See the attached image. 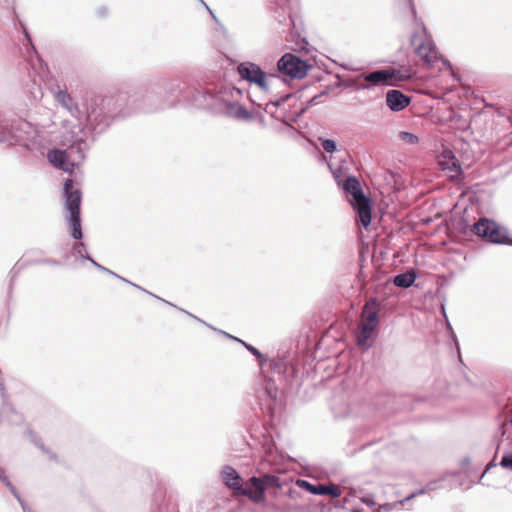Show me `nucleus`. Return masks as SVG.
Returning <instances> with one entry per match:
<instances>
[{
    "label": "nucleus",
    "mask_w": 512,
    "mask_h": 512,
    "mask_svg": "<svg viewBox=\"0 0 512 512\" xmlns=\"http://www.w3.org/2000/svg\"><path fill=\"white\" fill-rule=\"evenodd\" d=\"M112 99L93 98L84 109V130L94 134L102 133L110 124L112 115L108 107Z\"/></svg>",
    "instance_id": "1"
},
{
    "label": "nucleus",
    "mask_w": 512,
    "mask_h": 512,
    "mask_svg": "<svg viewBox=\"0 0 512 512\" xmlns=\"http://www.w3.org/2000/svg\"><path fill=\"white\" fill-rule=\"evenodd\" d=\"M241 90L236 87H224L215 96L219 109L229 118L241 122L253 120V114L239 103Z\"/></svg>",
    "instance_id": "2"
},
{
    "label": "nucleus",
    "mask_w": 512,
    "mask_h": 512,
    "mask_svg": "<svg viewBox=\"0 0 512 512\" xmlns=\"http://www.w3.org/2000/svg\"><path fill=\"white\" fill-rule=\"evenodd\" d=\"M342 189L352 197L350 203L357 212L361 224L367 228L372 217L371 202L363 193L359 180L354 176H349L342 184Z\"/></svg>",
    "instance_id": "3"
},
{
    "label": "nucleus",
    "mask_w": 512,
    "mask_h": 512,
    "mask_svg": "<svg viewBox=\"0 0 512 512\" xmlns=\"http://www.w3.org/2000/svg\"><path fill=\"white\" fill-rule=\"evenodd\" d=\"M64 195L66 198L65 207L69 213V224L71 235L75 240H80L83 236L80 220L81 192L73 188V181L68 179L64 183Z\"/></svg>",
    "instance_id": "4"
},
{
    "label": "nucleus",
    "mask_w": 512,
    "mask_h": 512,
    "mask_svg": "<svg viewBox=\"0 0 512 512\" xmlns=\"http://www.w3.org/2000/svg\"><path fill=\"white\" fill-rule=\"evenodd\" d=\"M37 135V128L24 119H17L10 126L0 125V143L12 144L32 140Z\"/></svg>",
    "instance_id": "5"
},
{
    "label": "nucleus",
    "mask_w": 512,
    "mask_h": 512,
    "mask_svg": "<svg viewBox=\"0 0 512 512\" xmlns=\"http://www.w3.org/2000/svg\"><path fill=\"white\" fill-rule=\"evenodd\" d=\"M237 70L242 79L257 85L263 91H268L270 85L279 80L276 74H266L259 65L252 62L240 63Z\"/></svg>",
    "instance_id": "6"
},
{
    "label": "nucleus",
    "mask_w": 512,
    "mask_h": 512,
    "mask_svg": "<svg viewBox=\"0 0 512 512\" xmlns=\"http://www.w3.org/2000/svg\"><path fill=\"white\" fill-rule=\"evenodd\" d=\"M365 82H369L372 87L378 85H394L395 82L406 81L411 78L409 70H398L395 68H386L364 73L360 76Z\"/></svg>",
    "instance_id": "7"
},
{
    "label": "nucleus",
    "mask_w": 512,
    "mask_h": 512,
    "mask_svg": "<svg viewBox=\"0 0 512 512\" xmlns=\"http://www.w3.org/2000/svg\"><path fill=\"white\" fill-rule=\"evenodd\" d=\"M472 231L479 237L495 244H507L509 240L506 229L487 218H480L473 225Z\"/></svg>",
    "instance_id": "8"
},
{
    "label": "nucleus",
    "mask_w": 512,
    "mask_h": 512,
    "mask_svg": "<svg viewBox=\"0 0 512 512\" xmlns=\"http://www.w3.org/2000/svg\"><path fill=\"white\" fill-rule=\"evenodd\" d=\"M411 46L414 49V52L427 64L431 65L435 63L439 54L438 51L431 40V38L426 34L425 28L423 27L422 33H413L411 36Z\"/></svg>",
    "instance_id": "9"
},
{
    "label": "nucleus",
    "mask_w": 512,
    "mask_h": 512,
    "mask_svg": "<svg viewBox=\"0 0 512 512\" xmlns=\"http://www.w3.org/2000/svg\"><path fill=\"white\" fill-rule=\"evenodd\" d=\"M278 71L293 79H302L306 76L309 65L298 56L286 53L277 62Z\"/></svg>",
    "instance_id": "10"
},
{
    "label": "nucleus",
    "mask_w": 512,
    "mask_h": 512,
    "mask_svg": "<svg viewBox=\"0 0 512 512\" xmlns=\"http://www.w3.org/2000/svg\"><path fill=\"white\" fill-rule=\"evenodd\" d=\"M72 143L66 149L67 154L71 156L70 160L73 168L79 166L86 157V152L88 151L90 145L86 138V132L79 133V131H72L71 137Z\"/></svg>",
    "instance_id": "11"
},
{
    "label": "nucleus",
    "mask_w": 512,
    "mask_h": 512,
    "mask_svg": "<svg viewBox=\"0 0 512 512\" xmlns=\"http://www.w3.org/2000/svg\"><path fill=\"white\" fill-rule=\"evenodd\" d=\"M223 483L233 491L234 495H241L244 492L243 480L240 474L229 465H225L221 470Z\"/></svg>",
    "instance_id": "12"
},
{
    "label": "nucleus",
    "mask_w": 512,
    "mask_h": 512,
    "mask_svg": "<svg viewBox=\"0 0 512 512\" xmlns=\"http://www.w3.org/2000/svg\"><path fill=\"white\" fill-rule=\"evenodd\" d=\"M297 485L313 495H330L334 498L341 496V490L335 485H314L306 480H298Z\"/></svg>",
    "instance_id": "13"
},
{
    "label": "nucleus",
    "mask_w": 512,
    "mask_h": 512,
    "mask_svg": "<svg viewBox=\"0 0 512 512\" xmlns=\"http://www.w3.org/2000/svg\"><path fill=\"white\" fill-rule=\"evenodd\" d=\"M47 158L49 162L56 168L63 170L64 172L72 173L74 170L70 160L71 156L67 154L66 149H53L48 152Z\"/></svg>",
    "instance_id": "14"
},
{
    "label": "nucleus",
    "mask_w": 512,
    "mask_h": 512,
    "mask_svg": "<svg viewBox=\"0 0 512 512\" xmlns=\"http://www.w3.org/2000/svg\"><path fill=\"white\" fill-rule=\"evenodd\" d=\"M411 102L409 96L400 90L392 89L386 93V104L393 112L404 110Z\"/></svg>",
    "instance_id": "15"
},
{
    "label": "nucleus",
    "mask_w": 512,
    "mask_h": 512,
    "mask_svg": "<svg viewBox=\"0 0 512 512\" xmlns=\"http://www.w3.org/2000/svg\"><path fill=\"white\" fill-rule=\"evenodd\" d=\"M248 484L251 485L252 489L244 488V492L241 496H247L249 499L255 503H259L265 498V487L263 485V480L259 477H251L248 481Z\"/></svg>",
    "instance_id": "16"
},
{
    "label": "nucleus",
    "mask_w": 512,
    "mask_h": 512,
    "mask_svg": "<svg viewBox=\"0 0 512 512\" xmlns=\"http://www.w3.org/2000/svg\"><path fill=\"white\" fill-rule=\"evenodd\" d=\"M439 165L442 170L453 173L452 177H457L462 174V168L458 159L454 156L452 151L444 150L439 158Z\"/></svg>",
    "instance_id": "17"
},
{
    "label": "nucleus",
    "mask_w": 512,
    "mask_h": 512,
    "mask_svg": "<svg viewBox=\"0 0 512 512\" xmlns=\"http://www.w3.org/2000/svg\"><path fill=\"white\" fill-rule=\"evenodd\" d=\"M416 273L414 270H409L405 273L398 274L393 277V284L399 288H409L416 280Z\"/></svg>",
    "instance_id": "18"
},
{
    "label": "nucleus",
    "mask_w": 512,
    "mask_h": 512,
    "mask_svg": "<svg viewBox=\"0 0 512 512\" xmlns=\"http://www.w3.org/2000/svg\"><path fill=\"white\" fill-rule=\"evenodd\" d=\"M66 111L78 121L79 133H84V109L81 108L77 103L73 102Z\"/></svg>",
    "instance_id": "19"
},
{
    "label": "nucleus",
    "mask_w": 512,
    "mask_h": 512,
    "mask_svg": "<svg viewBox=\"0 0 512 512\" xmlns=\"http://www.w3.org/2000/svg\"><path fill=\"white\" fill-rule=\"evenodd\" d=\"M361 323L371 325L374 327L377 326V323H378L377 310L375 308L371 307V305L369 303H367L363 309Z\"/></svg>",
    "instance_id": "20"
},
{
    "label": "nucleus",
    "mask_w": 512,
    "mask_h": 512,
    "mask_svg": "<svg viewBox=\"0 0 512 512\" xmlns=\"http://www.w3.org/2000/svg\"><path fill=\"white\" fill-rule=\"evenodd\" d=\"M375 328L376 327L364 323L360 324L359 331L356 335L357 343L359 346H365L367 344V341L371 338Z\"/></svg>",
    "instance_id": "21"
},
{
    "label": "nucleus",
    "mask_w": 512,
    "mask_h": 512,
    "mask_svg": "<svg viewBox=\"0 0 512 512\" xmlns=\"http://www.w3.org/2000/svg\"><path fill=\"white\" fill-rule=\"evenodd\" d=\"M85 259H86V260H89V261L92 263V265H93L94 267H96L98 270L103 271V272H105V273H108V274H110V275H113V276H115L116 278H118V279H120V280H122V281H124V282H126V283H129L130 285H132V286L136 287L137 289H140V290H142V291H144V292L148 293V291H146L145 289L141 288L139 285H136V284H134V283H132V282L128 281L127 279L123 278L122 276H119V275H118V274H116L115 272H113V271L109 270L108 268H106V267L102 266L101 264L97 263V262H96L94 259H92L89 255H86ZM149 294H150V295H153V294H152V293H150V292H149Z\"/></svg>",
    "instance_id": "22"
},
{
    "label": "nucleus",
    "mask_w": 512,
    "mask_h": 512,
    "mask_svg": "<svg viewBox=\"0 0 512 512\" xmlns=\"http://www.w3.org/2000/svg\"><path fill=\"white\" fill-rule=\"evenodd\" d=\"M55 100L57 101V103L59 105H61L62 108H64L65 110L72 105V103L74 102L73 98L71 97V95L65 91V90H58L56 93H55Z\"/></svg>",
    "instance_id": "23"
},
{
    "label": "nucleus",
    "mask_w": 512,
    "mask_h": 512,
    "mask_svg": "<svg viewBox=\"0 0 512 512\" xmlns=\"http://www.w3.org/2000/svg\"><path fill=\"white\" fill-rule=\"evenodd\" d=\"M398 137L401 141L410 145H416L419 142L418 136L406 131H401Z\"/></svg>",
    "instance_id": "24"
},
{
    "label": "nucleus",
    "mask_w": 512,
    "mask_h": 512,
    "mask_svg": "<svg viewBox=\"0 0 512 512\" xmlns=\"http://www.w3.org/2000/svg\"><path fill=\"white\" fill-rule=\"evenodd\" d=\"M221 333H223L225 336H227V337H229V338H232V339H234V340H237V341L241 342V343L245 346V348H246L248 351H250L253 355H255L258 359H262V358H263L262 353H261L257 348H255L254 346H252V345H250V344H247V343H245L244 341L239 340V339H237L236 337H234V336H232V335H230V334H228V333H226V332L221 331Z\"/></svg>",
    "instance_id": "25"
},
{
    "label": "nucleus",
    "mask_w": 512,
    "mask_h": 512,
    "mask_svg": "<svg viewBox=\"0 0 512 512\" xmlns=\"http://www.w3.org/2000/svg\"><path fill=\"white\" fill-rule=\"evenodd\" d=\"M437 489V485H436V482H430L428 483L424 488L412 493L411 495H409L408 497L405 498V501H408L418 495H422V494H425L426 492H429V491H433Z\"/></svg>",
    "instance_id": "26"
},
{
    "label": "nucleus",
    "mask_w": 512,
    "mask_h": 512,
    "mask_svg": "<svg viewBox=\"0 0 512 512\" xmlns=\"http://www.w3.org/2000/svg\"><path fill=\"white\" fill-rule=\"evenodd\" d=\"M399 4L402 6L403 10L407 11L411 17L416 20V10L412 0H399Z\"/></svg>",
    "instance_id": "27"
},
{
    "label": "nucleus",
    "mask_w": 512,
    "mask_h": 512,
    "mask_svg": "<svg viewBox=\"0 0 512 512\" xmlns=\"http://www.w3.org/2000/svg\"><path fill=\"white\" fill-rule=\"evenodd\" d=\"M261 480H263L264 487L268 486H279V479L270 474H265L263 477H259Z\"/></svg>",
    "instance_id": "28"
},
{
    "label": "nucleus",
    "mask_w": 512,
    "mask_h": 512,
    "mask_svg": "<svg viewBox=\"0 0 512 512\" xmlns=\"http://www.w3.org/2000/svg\"><path fill=\"white\" fill-rule=\"evenodd\" d=\"M4 484L11 491V493L15 496V498L19 501L24 512H26V506H25L23 500L21 499L20 495L18 494L16 488L13 486V484L9 481V479H4Z\"/></svg>",
    "instance_id": "29"
},
{
    "label": "nucleus",
    "mask_w": 512,
    "mask_h": 512,
    "mask_svg": "<svg viewBox=\"0 0 512 512\" xmlns=\"http://www.w3.org/2000/svg\"><path fill=\"white\" fill-rule=\"evenodd\" d=\"M321 144H322L323 149L327 153H333L337 149V144L332 139H323V140H321Z\"/></svg>",
    "instance_id": "30"
},
{
    "label": "nucleus",
    "mask_w": 512,
    "mask_h": 512,
    "mask_svg": "<svg viewBox=\"0 0 512 512\" xmlns=\"http://www.w3.org/2000/svg\"><path fill=\"white\" fill-rule=\"evenodd\" d=\"M500 465L512 470V453L504 455L500 461Z\"/></svg>",
    "instance_id": "31"
},
{
    "label": "nucleus",
    "mask_w": 512,
    "mask_h": 512,
    "mask_svg": "<svg viewBox=\"0 0 512 512\" xmlns=\"http://www.w3.org/2000/svg\"><path fill=\"white\" fill-rule=\"evenodd\" d=\"M83 249H85L84 243H75L72 250L75 255H78L79 257L85 259L86 255L82 253Z\"/></svg>",
    "instance_id": "32"
},
{
    "label": "nucleus",
    "mask_w": 512,
    "mask_h": 512,
    "mask_svg": "<svg viewBox=\"0 0 512 512\" xmlns=\"http://www.w3.org/2000/svg\"><path fill=\"white\" fill-rule=\"evenodd\" d=\"M265 390H266L267 394L269 395V397H271L273 399H276V397H277V389H276V387H275L273 382H268L266 384Z\"/></svg>",
    "instance_id": "33"
},
{
    "label": "nucleus",
    "mask_w": 512,
    "mask_h": 512,
    "mask_svg": "<svg viewBox=\"0 0 512 512\" xmlns=\"http://www.w3.org/2000/svg\"><path fill=\"white\" fill-rule=\"evenodd\" d=\"M291 97L290 94H286L285 96L279 98L278 100L276 101H271L269 103H267L266 105V110L268 111L269 107L270 106H273V107H277L279 106L282 102L286 101L287 99H289Z\"/></svg>",
    "instance_id": "34"
},
{
    "label": "nucleus",
    "mask_w": 512,
    "mask_h": 512,
    "mask_svg": "<svg viewBox=\"0 0 512 512\" xmlns=\"http://www.w3.org/2000/svg\"><path fill=\"white\" fill-rule=\"evenodd\" d=\"M361 502L366 504L367 506H370V507L376 505V502L374 501V498L371 495H367V496L362 497L361 498Z\"/></svg>",
    "instance_id": "35"
},
{
    "label": "nucleus",
    "mask_w": 512,
    "mask_h": 512,
    "mask_svg": "<svg viewBox=\"0 0 512 512\" xmlns=\"http://www.w3.org/2000/svg\"><path fill=\"white\" fill-rule=\"evenodd\" d=\"M370 88H372L371 84L369 82H362V83H358L356 85V90H369Z\"/></svg>",
    "instance_id": "36"
},
{
    "label": "nucleus",
    "mask_w": 512,
    "mask_h": 512,
    "mask_svg": "<svg viewBox=\"0 0 512 512\" xmlns=\"http://www.w3.org/2000/svg\"><path fill=\"white\" fill-rule=\"evenodd\" d=\"M22 29H23V32H24V36H25V39L31 44V38H30V35L26 29V27L24 26V24L20 23Z\"/></svg>",
    "instance_id": "37"
},
{
    "label": "nucleus",
    "mask_w": 512,
    "mask_h": 512,
    "mask_svg": "<svg viewBox=\"0 0 512 512\" xmlns=\"http://www.w3.org/2000/svg\"><path fill=\"white\" fill-rule=\"evenodd\" d=\"M207 9L208 11L210 12V14L212 15L213 19L215 21H218L217 17L215 16V14L212 12V10L208 7V5L203 1V0H199Z\"/></svg>",
    "instance_id": "38"
},
{
    "label": "nucleus",
    "mask_w": 512,
    "mask_h": 512,
    "mask_svg": "<svg viewBox=\"0 0 512 512\" xmlns=\"http://www.w3.org/2000/svg\"><path fill=\"white\" fill-rule=\"evenodd\" d=\"M4 479H8L5 475V472L2 468H0V480L4 483Z\"/></svg>",
    "instance_id": "39"
},
{
    "label": "nucleus",
    "mask_w": 512,
    "mask_h": 512,
    "mask_svg": "<svg viewBox=\"0 0 512 512\" xmlns=\"http://www.w3.org/2000/svg\"><path fill=\"white\" fill-rule=\"evenodd\" d=\"M153 296L155 297V295H153ZM156 298H158V299H159V297H158V296H156ZM160 300H161V298H160ZM162 301H163V302H165L166 304H169V305H171V306H174V305H173L172 303H170L169 301H166V300H164V299H162Z\"/></svg>",
    "instance_id": "40"
},
{
    "label": "nucleus",
    "mask_w": 512,
    "mask_h": 512,
    "mask_svg": "<svg viewBox=\"0 0 512 512\" xmlns=\"http://www.w3.org/2000/svg\"><path fill=\"white\" fill-rule=\"evenodd\" d=\"M184 312L187 313L188 316H191V317L195 318L196 320L201 321L199 318H197L196 316L192 315L191 313H189L187 311H184Z\"/></svg>",
    "instance_id": "41"
},
{
    "label": "nucleus",
    "mask_w": 512,
    "mask_h": 512,
    "mask_svg": "<svg viewBox=\"0 0 512 512\" xmlns=\"http://www.w3.org/2000/svg\"><path fill=\"white\" fill-rule=\"evenodd\" d=\"M318 98V96H314L310 101H309V104L313 103L315 101V99Z\"/></svg>",
    "instance_id": "42"
},
{
    "label": "nucleus",
    "mask_w": 512,
    "mask_h": 512,
    "mask_svg": "<svg viewBox=\"0 0 512 512\" xmlns=\"http://www.w3.org/2000/svg\"><path fill=\"white\" fill-rule=\"evenodd\" d=\"M99 12H100L101 15H104L106 13V10L105 9H101V10H99Z\"/></svg>",
    "instance_id": "43"
},
{
    "label": "nucleus",
    "mask_w": 512,
    "mask_h": 512,
    "mask_svg": "<svg viewBox=\"0 0 512 512\" xmlns=\"http://www.w3.org/2000/svg\"><path fill=\"white\" fill-rule=\"evenodd\" d=\"M510 425L512 426V411H511V415H510Z\"/></svg>",
    "instance_id": "44"
},
{
    "label": "nucleus",
    "mask_w": 512,
    "mask_h": 512,
    "mask_svg": "<svg viewBox=\"0 0 512 512\" xmlns=\"http://www.w3.org/2000/svg\"><path fill=\"white\" fill-rule=\"evenodd\" d=\"M507 245H512V240L509 239Z\"/></svg>",
    "instance_id": "45"
}]
</instances>
